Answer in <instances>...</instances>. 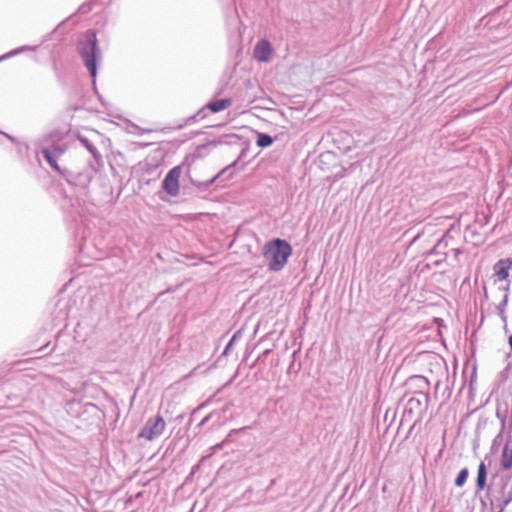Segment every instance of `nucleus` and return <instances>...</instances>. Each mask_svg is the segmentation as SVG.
<instances>
[{
    "label": "nucleus",
    "mask_w": 512,
    "mask_h": 512,
    "mask_svg": "<svg viewBox=\"0 0 512 512\" xmlns=\"http://www.w3.org/2000/svg\"><path fill=\"white\" fill-rule=\"evenodd\" d=\"M292 253L291 245L282 239L276 238L268 241L263 247V256L271 271H280L288 262Z\"/></svg>",
    "instance_id": "1"
},
{
    "label": "nucleus",
    "mask_w": 512,
    "mask_h": 512,
    "mask_svg": "<svg viewBox=\"0 0 512 512\" xmlns=\"http://www.w3.org/2000/svg\"><path fill=\"white\" fill-rule=\"evenodd\" d=\"M79 52L90 75L95 78L97 74L96 56L98 47L96 33L93 30H88L84 34V40L79 44Z\"/></svg>",
    "instance_id": "2"
},
{
    "label": "nucleus",
    "mask_w": 512,
    "mask_h": 512,
    "mask_svg": "<svg viewBox=\"0 0 512 512\" xmlns=\"http://www.w3.org/2000/svg\"><path fill=\"white\" fill-rule=\"evenodd\" d=\"M166 426L165 420L162 416L157 415L154 418H150L143 429L139 433V438H144L148 441H152L156 437L162 434Z\"/></svg>",
    "instance_id": "3"
},
{
    "label": "nucleus",
    "mask_w": 512,
    "mask_h": 512,
    "mask_svg": "<svg viewBox=\"0 0 512 512\" xmlns=\"http://www.w3.org/2000/svg\"><path fill=\"white\" fill-rule=\"evenodd\" d=\"M181 173V166H175L166 174L162 182V188L168 195L172 197H176L180 192L179 179Z\"/></svg>",
    "instance_id": "4"
},
{
    "label": "nucleus",
    "mask_w": 512,
    "mask_h": 512,
    "mask_svg": "<svg viewBox=\"0 0 512 512\" xmlns=\"http://www.w3.org/2000/svg\"><path fill=\"white\" fill-rule=\"evenodd\" d=\"M272 54V48L268 41L260 40L257 42L253 55L254 58L259 62H267Z\"/></svg>",
    "instance_id": "5"
},
{
    "label": "nucleus",
    "mask_w": 512,
    "mask_h": 512,
    "mask_svg": "<svg viewBox=\"0 0 512 512\" xmlns=\"http://www.w3.org/2000/svg\"><path fill=\"white\" fill-rule=\"evenodd\" d=\"M512 266V261L510 260H499L493 267L494 274L497 277L498 281H505L509 277V270Z\"/></svg>",
    "instance_id": "6"
},
{
    "label": "nucleus",
    "mask_w": 512,
    "mask_h": 512,
    "mask_svg": "<svg viewBox=\"0 0 512 512\" xmlns=\"http://www.w3.org/2000/svg\"><path fill=\"white\" fill-rule=\"evenodd\" d=\"M42 154L54 170L61 172L60 167L57 164V159L63 154V150L61 148H53L52 150L43 149Z\"/></svg>",
    "instance_id": "7"
},
{
    "label": "nucleus",
    "mask_w": 512,
    "mask_h": 512,
    "mask_svg": "<svg viewBox=\"0 0 512 512\" xmlns=\"http://www.w3.org/2000/svg\"><path fill=\"white\" fill-rule=\"evenodd\" d=\"M501 467L504 470H508L512 467V444H506L504 446L501 456Z\"/></svg>",
    "instance_id": "8"
},
{
    "label": "nucleus",
    "mask_w": 512,
    "mask_h": 512,
    "mask_svg": "<svg viewBox=\"0 0 512 512\" xmlns=\"http://www.w3.org/2000/svg\"><path fill=\"white\" fill-rule=\"evenodd\" d=\"M230 106H231V101L229 99H220V100H216V101H212V102L208 103L206 107L212 113H217V112H220L222 110L229 108Z\"/></svg>",
    "instance_id": "9"
},
{
    "label": "nucleus",
    "mask_w": 512,
    "mask_h": 512,
    "mask_svg": "<svg viewBox=\"0 0 512 512\" xmlns=\"http://www.w3.org/2000/svg\"><path fill=\"white\" fill-rule=\"evenodd\" d=\"M486 465L484 462H481L478 468L477 480L476 484L479 490H483L486 486Z\"/></svg>",
    "instance_id": "10"
},
{
    "label": "nucleus",
    "mask_w": 512,
    "mask_h": 512,
    "mask_svg": "<svg viewBox=\"0 0 512 512\" xmlns=\"http://www.w3.org/2000/svg\"><path fill=\"white\" fill-rule=\"evenodd\" d=\"M273 143V139L270 135L268 134H264V133H259L258 136H257V140H256V144L259 146V147H268L270 146L271 144Z\"/></svg>",
    "instance_id": "11"
},
{
    "label": "nucleus",
    "mask_w": 512,
    "mask_h": 512,
    "mask_svg": "<svg viewBox=\"0 0 512 512\" xmlns=\"http://www.w3.org/2000/svg\"><path fill=\"white\" fill-rule=\"evenodd\" d=\"M468 469L467 468H463L457 475L456 479H455V485L457 487H462L464 485V483L466 482L467 478H468Z\"/></svg>",
    "instance_id": "12"
},
{
    "label": "nucleus",
    "mask_w": 512,
    "mask_h": 512,
    "mask_svg": "<svg viewBox=\"0 0 512 512\" xmlns=\"http://www.w3.org/2000/svg\"><path fill=\"white\" fill-rule=\"evenodd\" d=\"M512 500V496L508 497L507 499L504 500V506L508 505L510 503V501Z\"/></svg>",
    "instance_id": "13"
},
{
    "label": "nucleus",
    "mask_w": 512,
    "mask_h": 512,
    "mask_svg": "<svg viewBox=\"0 0 512 512\" xmlns=\"http://www.w3.org/2000/svg\"><path fill=\"white\" fill-rule=\"evenodd\" d=\"M509 346H510V349L512 350V335L509 337Z\"/></svg>",
    "instance_id": "14"
},
{
    "label": "nucleus",
    "mask_w": 512,
    "mask_h": 512,
    "mask_svg": "<svg viewBox=\"0 0 512 512\" xmlns=\"http://www.w3.org/2000/svg\"><path fill=\"white\" fill-rule=\"evenodd\" d=\"M88 149H89V151H90L91 153H93V154H94V148H92V147L88 146Z\"/></svg>",
    "instance_id": "15"
}]
</instances>
